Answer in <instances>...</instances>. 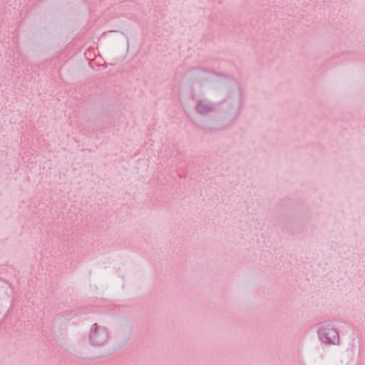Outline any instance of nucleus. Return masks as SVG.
Listing matches in <instances>:
<instances>
[{
  "instance_id": "f257e3e1",
  "label": "nucleus",
  "mask_w": 365,
  "mask_h": 365,
  "mask_svg": "<svg viewBox=\"0 0 365 365\" xmlns=\"http://www.w3.org/2000/svg\"><path fill=\"white\" fill-rule=\"evenodd\" d=\"M327 334L330 335V337H326L327 341L329 343L334 344L335 341L337 340L338 339L337 333L336 332V331L332 329H329Z\"/></svg>"
}]
</instances>
